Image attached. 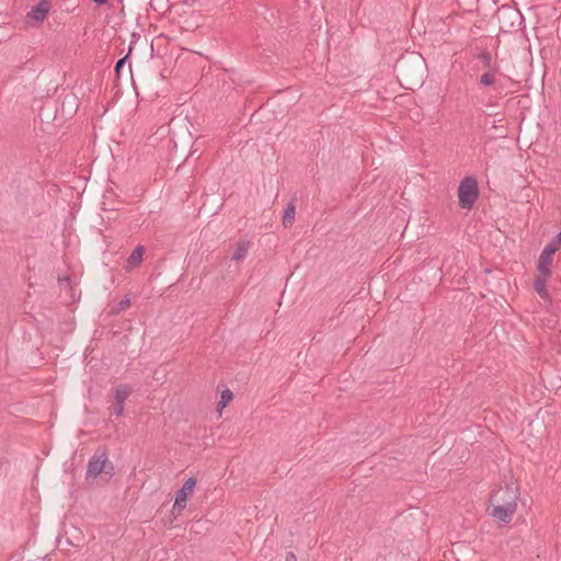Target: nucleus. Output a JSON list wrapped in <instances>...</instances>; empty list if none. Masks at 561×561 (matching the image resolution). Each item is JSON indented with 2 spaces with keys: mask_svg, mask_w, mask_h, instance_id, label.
<instances>
[{
  "mask_svg": "<svg viewBox=\"0 0 561 561\" xmlns=\"http://www.w3.org/2000/svg\"><path fill=\"white\" fill-rule=\"evenodd\" d=\"M489 514L502 523H510L516 512L519 501V488L514 480L500 486L491 495Z\"/></svg>",
  "mask_w": 561,
  "mask_h": 561,
  "instance_id": "1",
  "label": "nucleus"
},
{
  "mask_svg": "<svg viewBox=\"0 0 561 561\" xmlns=\"http://www.w3.org/2000/svg\"><path fill=\"white\" fill-rule=\"evenodd\" d=\"M479 195L478 182L473 176L465 178L458 187L459 206L471 209Z\"/></svg>",
  "mask_w": 561,
  "mask_h": 561,
  "instance_id": "2",
  "label": "nucleus"
},
{
  "mask_svg": "<svg viewBox=\"0 0 561 561\" xmlns=\"http://www.w3.org/2000/svg\"><path fill=\"white\" fill-rule=\"evenodd\" d=\"M497 20L503 32L510 33L520 26L523 16L519 11L511 7H502L497 11Z\"/></svg>",
  "mask_w": 561,
  "mask_h": 561,
  "instance_id": "3",
  "label": "nucleus"
},
{
  "mask_svg": "<svg viewBox=\"0 0 561 561\" xmlns=\"http://www.w3.org/2000/svg\"><path fill=\"white\" fill-rule=\"evenodd\" d=\"M195 486L196 480L194 478L185 480L182 488L176 492L173 510L181 512L185 508L187 499L193 494Z\"/></svg>",
  "mask_w": 561,
  "mask_h": 561,
  "instance_id": "4",
  "label": "nucleus"
},
{
  "mask_svg": "<svg viewBox=\"0 0 561 561\" xmlns=\"http://www.w3.org/2000/svg\"><path fill=\"white\" fill-rule=\"evenodd\" d=\"M130 394V388L126 385H121L115 389L114 403L112 407V413L116 416H121L124 412V404L126 399Z\"/></svg>",
  "mask_w": 561,
  "mask_h": 561,
  "instance_id": "5",
  "label": "nucleus"
},
{
  "mask_svg": "<svg viewBox=\"0 0 561 561\" xmlns=\"http://www.w3.org/2000/svg\"><path fill=\"white\" fill-rule=\"evenodd\" d=\"M107 458L104 454L91 457L88 462L87 478L98 477L104 470Z\"/></svg>",
  "mask_w": 561,
  "mask_h": 561,
  "instance_id": "6",
  "label": "nucleus"
},
{
  "mask_svg": "<svg viewBox=\"0 0 561 561\" xmlns=\"http://www.w3.org/2000/svg\"><path fill=\"white\" fill-rule=\"evenodd\" d=\"M552 249H546L543 248L542 252L540 253L537 270L539 272V275L543 276H550L551 277V265L553 262V254L554 252L551 251Z\"/></svg>",
  "mask_w": 561,
  "mask_h": 561,
  "instance_id": "7",
  "label": "nucleus"
},
{
  "mask_svg": "<svg viewBox=\"0 0 561 561\" xmlns=\"http://www.w3.org/2000/svg\"><path fill=\"white\" fill-rule=\"evenodd\" d=\"M48 9L49 8L45 2H41L27 12L26 18L28 20L35 21L36 23H41L45 20Z\"/></svg>",
  "mask_w": 561,
  "mask_h": 561,
  "instance_id": "8",
  "label": "nucleus"
},
{
  "mask_svg": "<svg viewBox=\"0 0 561 561\" xmlns=\"http://www.w3.org/2000/svg\"><path fill=\"white\" fill-rule=\"evenodd\" d=\"M250 243L248 241H240L237 244V248L232 254V260L236 262H241L245 259L249 252Z\"/></svg>",
  "mask_w": 561,
  "mask_h": 561,
  "instance_id": "9",
  "label": "nucleus"
},
{
  "mask_svg": "<svg viewBox=\"0 0 561 561\" xmlns=\"http://www.w3.org/2000/svg\"><path fill=\"white\" fill-rule=\"evenodd\" d=\"M549 278L550 276L539 275L534 283L536 291L543 299L548 298V291L546 287Z\"/></svg>",
  "mask_w": 561,
  "mask_h": 561,
  "instance_id": "10",
  "label": "nucleus"
},
{
  "mask_svg": "<svg viewBox=\"0 0 561 561\" xmlns=\"http://www.w3.org/2000/svg\"><path fill=\"white\" fill-rule=\"evenodd\" d=\"M296 215V207L294 204H288L284 210L283 225L285 227H291Z\"/></svg>",
  "mask_w": 561,
  "mask_h": 561,
  "instance_id": "11",
  "label": "nucleus"
},
{
  "mask_svg": "<svg viewBox=\"0 0 561 561\" xmlns=\"http://www.w3.org/2000/svg\"><path fill=\"white\" fill-rule=\"evenodd\" d=\"M145 252V248L142 245H137L135 250L130 253L128 257V263L131 266L138 265L142 261V255Z\"/></svg>",
  "mask_w": 561,
  "mask_h": 561,
  "instance_id": "12",
  "label": "nucleus"
},
{
  "mask_svg": "<svg viewBox=\"0 0 561 561\" xmlns=\"http://www.w3.org/2000/svg\"><path fill=\"white\" fill-rule=\"evenodd\" d=\"M232 398L233 394L229 389L224 390L220 394V401L218 402L217 411L220 413L221 410L225 409L230 403Z\"/></svg>",
  "mask_w": 561,
  "mask_h": 561,
  "instance_id": "13",
  "label": "nucleus"
},
{
  "mask_svg": "<svg viewBox=\"0 0 561 561\" xmlns=\"http://www.w3.org/2000/svg\"><path fill=\"white\" fill-rule=\"evenodd\" d=\"M480 85L491 87L495 83V76L492 71L484 72L479 80Z\"/></svg>",
  "mask_w": 561,
  "mask_h": 561,
  "instance_id": "14",
  "label": "nucleus"
},
{
  "mask_svg": "<svg viewBox=\"0 0 561 561\" xmlns=\"http://www.w3.org/2000/svg\"><path fill=\"white\" fill-rule=\"evenodd\" d=\"M561 245V231L545 247L546 249H552V252H557Z\"/></svg>",
  "mask_w": 561,
  "mask_h": 561,
  "instance_id": "15",
  "label": "nucleus"
},
{
  "mask_svg": "<svg viewBox=\"0 0 561 561\" xmlns=\"http://www.w3.org/2000/svg\"><path fill=\"white\" fill-rule=\"evenodd\" d=\"M479 59L482 61L483 66L486 68H491L492 66V57L489 51H483L480 54Z\"/></svg>",
  "mask_w": 561,
  "mask_h": 561,
  "instance_id": "16",
  "label": "nucleus"
},
{
  "mask_svg": "<svg viewBox=\"0 0 561 561\" xmlns=\"http://www.w3.org/2000/svg\"><path fill=\"white\" fill-rule=\"evenodd\" d=\"M127 57H124V58H121L116 65H115V70L116 72L118 73L122 69V67L124 66L125 61H126Z\"/></svg>",
  "mask_w": 561,
  "mask_h": 561,
  "instance_id": "17",
  "label": "nucleus"
},
{
  "mask_svg": "<svg viewBox=\"0 0 561 561\" xmlns=\"http://www.w3.org/2000/svg\"><path fill=\"white\" fill-rule=\"evenodd\" d=\"M129 304H130L129 299L125 298V299L119 301L118 309L119 310L126 309L129 306Z\"/></svg>",
  "mask_w": 561,
  "mask_h": 561,
  "instance_id": "18",
  "label": "nucleus"
},
{
  "mask_svg": "<svg viewBox=\"0 0 561 561\" xmlns=\"http://www.w3.org/2000/svg\"><path fill=\"white\" fill-rule=\"evenodd\" d=\"M285 561H297L294 552H287Z\"/></svg>",
  "mask_w": 561,
  "mask_h": 561,
  "instance_id": "19",
  "label": "nucleus"
},
{
  "mask_svg": "<svg viewBox=\"0 0 561 561\" xmlns=\"http://www.w3.org/2000/svg\"><path fill=\"white\" fill-rule=\"evenodd\" d=\"M96 4H105L107 0H93Z\"/></svg>",
  "mask_w": 561,
  "mask_h": 561,
  "instance_id": "20",
  "label": "nucleus"
}]
</instances>
